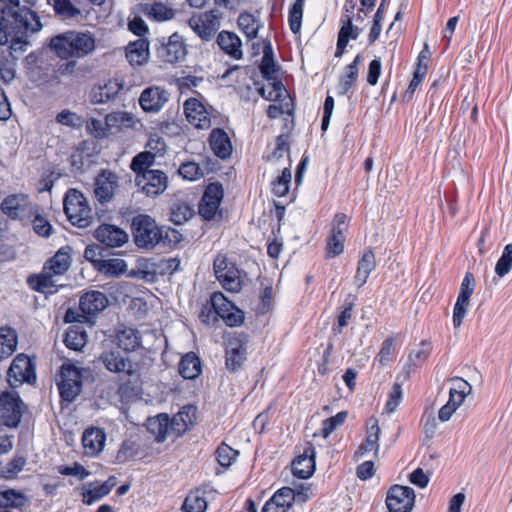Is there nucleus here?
Segmentation results:
<instances>
[{"mask_svg":"<svg viewBox=\"0 0 512 512\" xmlns=\"http://www.w3.org/2000/svg\"><path fill=\"white\" fill-rule=\"evenodd\" d=\"M341 27L338 31V37L343 38L345 41L356 40L363 29L358 25L353 24V16L350 14H343L340 19Z\"/></svg>","mask_w":512,"mask_h":512,"instance_id":"43","label":"nucleus"},{"mask_svg":"<svg viewBox=\"0 0 512 512\" xmlns=\"http://www.w3.org/2000/svg\"><path fill=\"white\" fill-rule=\"evenodd\" d=\"M393 350L394 339L389 337L383 341L380 351L376 357V360L380 363L381 366H386L393 360Z\"/></svg>","mask_w":512,"mask_h":512,"instance_id":"60","label":"nucleus"},{"mask_svg":"<svg viewBox=\"0 0 512 512\" xmlns=\"http://www.w3.org/2000/svg\"><path fill=\"white\" fill-rule=\"evenodd\" d=\"M179 373L185 379H195L201 373V361L195 353L185 354L179 363Z\"/></svg>","mask_w":512,"mask_h":512,"instance_id":"35","label":"nucleus"},{"mask_svg":"<svg viewBox=\"0 0 512 512\" xmlns=\"http://www.w3.org/2000/svg\"><path fill=\"white\" fill-rule=\"evenodd\" d=\"M106 434L103 429L90 427L82 435V445L87 456H96L104 448Z\"/></svg>","mask_w":512,"mask_h":512,"instance_id":"26","label":"nucleus"},{"mask_svg":"<svg viewBox=\"0 0 512 512\" xmlns=\"http://www.w3.org/2000/svg\"><path fill=\"white\" fill-rule=\"evenodd\" d=\"M512 268V244H507L504 247L501 257L498 259L495 266V273L499 277H504L510 272Z\"/></svg>","mask_w":512,"mask_h":512,"instance_id":"53","label":"nucleus"},{"mask_svg":"<svg viewBox=\"0 0 512 512\" xmlns=\"http://www.w3.org/2000/svg\"><path fill=\"white\" fill-rule=\"evenodd\" d=\"M362 60V55L357 54L352 63H350L344 68V72L339 78V83L337 87L339 95H346L355 84L358 78V66L360 65Z\"/></svg>","mask_w":512,"mask_h":512,"instance_id":"32","label":"nucleus"},{"mask_svg":"<svg viewBox=\"0 0 512 512\" xmlns=\"http://www.w3.org/2000/svg\"><path fill=\"white\" fill-rule=\"evenodd\" d=\"M353 306V300H345L343 310L338 315L337 326L333 328L335 333H341L342 329L348 325V321L352 318Z\"/></svg>","mask_w":512,"mask_h":512,"instance_id":"61","label":"nucleus"},{"mask_svg":"<svg viewBox=\"0 0 512 512\" xmlns=\"http://www.w3.org/2000/svg\"><path fill=\"white\" fill-rule=\"evenodd\" d=\"M270 500L282 506L286 511L292 506L295 500L294 490L290 487H283L279 489Z\"/></svg>","mask_w":512,"mask_h":512,"instance_id":"57","label":"nucleus"},{"mask_svg":"<svg viewBox=\"0 0 512 512\" xmlns=\"http://www.w3.org/2000/svg\"><path fill=\"white\" fill-rule=\"evenodd\" d=\"M149 14L159 21L170 20L174 17V11L162 3L153 4Z\"/></svg>","mask_w":512,"mask_h":512,"instance_id":"64","label":"nucleus"},{"mask_svg":"<svg viewBox=\"0 0 512 512\" xmlns=\"http://www.w3.org/2000/svg\"><path fill=\"white\" fill-rule=\"evenodd\" d=\"M187 121L197 129H209L211 127L210 114L206 107L196 98H189L183 105Z\"/></svg>","mask_w":512,"mask_h":512,"instance_id":"18","label":"nucleus"},{"mask_svg":"<svg viewBox=\"0 0 512 512\" xmlns=\"http://www.w3.org/2000/svg\"><path fill=\"white\" fill-rule=\"evenodd\" d=\"M376 268V258L372 250L365 251L358 261L354 283L361 288L368 280L370 273Z\"/></svg>","mask_w":512,"mask_h":512,"instance_id":"33","label":"nucleus"},{"mask_svg":"<svg viewBox=\"0 0 512 512\" xmlns=\"http://www.w3.org/2000/svg\"><path fill=\"white\" fill-rule=\"evenodd\" d=\"M157 55L162 61L170 64L184 60L187 55V48L183 37L174 33L167 40L163 38L157 48Z\"/></svg>","mask_w":512,"mask_h":512,"instance_id":"15","label":"nucleus"},{"mask_svg":"<svg viewBox=\"0 0 512 512\" xmlns=\"http://www.w3.org/2000/svg\"><path fill=\"white\" fill-rule=\"evenodd\" d=\"M8 383L16 388L32 382V359L26 354H18L7 371Z\"/></svg>","mask_w":512,"mask_h":512,"instance_id":"16","label":"nucleus"},{"mask_svg":"<svg viewBox=\"0 0 512 512\" xmlns=\"http://www.w3.org/2000/svg\"><path fill=\"white\" fill-rule=\"evenodd\" d=\"M402 399V384L395 383L388 395V400L385 406L387 413H393Z\"/></svg>","mask_w":512,"mask_h":512,"instance_id":"63","label":"nucleus"},{"mask_svg":"<svg viewBox=\"0 0 512 512\" xmlns=\"http://www.w3.org/2000/svg\"><path fill=\"white\" fill-rule=\"evenodd\" d=\"M131 233L135 245L145 250H151L159 244L173 246L182 240V235L177 230L158 226L146 214H138L132 218Z\"/></svg>","mask_w":512,"mask_h":512,"instance_id":"2","label":"nucleus"},{"mask_svg":"<svg viewBox=\"0 0 512 512\" xmlns=\"http://www.w3.org/2000/svg\"><path fill=\"white\" fill-rule=\"evenodd\" d=\"M104 367L112 373H132V364L130 358L124 355L118 348L105 350L99 357Z\"/></svg>","mask_w":512,"mask_h":512,"instance_id":"22","label":"nucleus"},{"mask_svg":"<svg viewBox=\"0 0 512 512\" xmlns=\"http://www.w3.org/2000/svg\"><path fill=\"white\" fill-rule=\"evenodd\" d=\"M30 3V0H23ZM6 3L0 8V31L4 33L5 42L11 38V54L14 58L26 50L28 41L23 39L27 33L32 19V9L27 5H20V0H0Z\"/></svg>","mask_w":512,"mask_h":512,"instance_id":"1","label":"nucleus"},{"mask_svg":"<svg viewBox=\"0 0 512 512\" xmlns=\"http://www.w3.org/2000/svg\"><path fill=\"white\" fill-rule=\"evenodd\" d=\"M169 99L166 89L159 86H151L144 89L139 97V104L145 112H158Z\"/></svg>","mask_w":512,"mask_h":512,"instance_id":"19","label":"nucleus"},{"mask_svg":"<svg viewBox=\"0 0 512 512\" xmlns=\"http://www.w3.org/2000/svg\"><path fill=\"white\" fill-rule=\"evenodd\" d=\"M63 206L64 212L72 225L86 228L93 222L92 209L80 191L69 189L65 194Z\"/></svg>","mask_w":512,"mask_h":512,"instance_id":"6","label":"nucleus"},{"mask_svg":"<svg viewBox=\"0 0 512 512\" xmlns=\"http://www.w3.org/2000/svg\"><path fill=\"white\" fill-rule=\"evenodd\" d=\"M431 350V342L428 340H423L420 343L419 349L412 350L409 353L407 363L404 365L402 371L405 379L409 378L411 373L415 372L417 368L421 367L428 361Z\"/></svg>","mask_w":512,"mask_h":512,"instance_id":"28","label":"nucleus"},{"mask_svg":"<svg viewBox=\"0 0 512 512\" xmlns=\"http://www.w3.org/2000/svg\"><path fill=\"white\" fill-rule=\"evenodd\" d=\"M293 474L300 479H307L315 471V449L312 445L306 447L292 462Z\"/></svg>","mask_w":512,"mask_h":512,"instance_id":"25","label":"nucleus"},{"mask_svg":"<svg viewBox=\"0 0 512 512\" xmlns=\"http://www.w3.org/2000/svg\"><path fill=\"white\" fill-rule=\"evenodd\" d=\"M109 300L105 293L88 290L79 298V310L68 308L64 315L65 323H95V318L108 306Z\"/></svg>","mask_w":512,"mask_h":512,"instance_id":"5","label":"nucleus"},{"mask_svg":"<svg viewBox=\"0 0 512 512\" xmlns=\"http://www.w3.org/2000/svg\"><path fill=\"white\" fill-rule=\"evenodd\" d=\"M50 47L62 59L82 58L95 50L96 43L89 32L68 31L53 37Z\"/></svg>","mask_w":512,"mask_h":512,"instance_id":"4","label":"nucleus"},{"mask_svg":"<svg viewBox=\"0 0 512 512\" xmlns=\"http://www.w3.org/2000/svg\"><path fill=\"white\" fill-rule=\"evenodd\" d=\"M366 438L365 441L359 446L355 453V457H363L367 453L374 451L377 456L379 451V438H380V427L378 420L375 417H371L367 420Z\"/></svg>","mask_w":512,"mask_h":512,"instance_id":"24","label":"nucleus"},{"mask_svg":"<svg viewBox=\"0 0 512 512\" xmlns=\"http://www.w3.org/2000/svg\"><path fill=\"white\" fill-rule=\"evenodd\" d=\"M348 417L347 411H340L336 415L325 419L322 422V427L320 430V434L327 438L335 429L339 426H342Z\"/></svg>","mask_w":512,"mask_h":512,"instance_id":"49","label":"nucleus"},{"mask_svg":"<svg viewBox=\"0 0 512 512\" xmlns=\"http://www.w3.org/2000/svg\"><path fill=\"white\" fill-rule=\"evenodd\" d=\"M118 348L125 352L135 351L140 346V336L133 328H124L116 335Z\"/></svg>","mask_w":512,"mask_h":512,"instance_id":"39","label":"nucleus"},{"mask_svg":"<svg viewBox=\"0 0 512 512\" xmlns=\"http://www.w3.org/2000/svg\"><path fill=\"white\" fill-rule=\"evenodd\" d=\"M16 331L8 326L0 327V361L10 357L17 348Z\"/></svg>","mask_w":512,"mask_h":512,"instance_id":"34","label":"nucleus"},{"mask_svg":"<svg viewBox=\"0 0 512 512\" xmlns=\"http://www.w3.org/2000/svg\"><path fill=\"white\" fill-rule=\"evenodd\" d=\"M26 459L22 456H15L7 462H0V478L12 479L23 470Z\"/></svg>","mask_w":512,"mask_h":512,"instance_id":"45","label":"nucleus"},{"mask_svg":"<svg viewBox=\"0 0 512 512\" xmlns=\"http://www.w3.org/2000/svg\"><path fill=\"white\" fill-rule=\"evenodd\" d=\"M475 289V279L471 272H466L462 283L460 285V291L457 299L461 300V302H470V297L473 294Z\"/></svg>","mask_w":512,"mask_h":512,"instance_id":"58","label":"nucleus"},{"mask_svg":"<svg viewBox=\"0 0 512 512\" xmlns=\"http://www.w3.org/2000/svg\"><path fill=\"white\" fill-rule=\"evenodd\" d=\"M26 503V497L16 490H0V508H21Z\"/></svg>","mask_w":512,"mask_h":512,"instance_id":"44","label":"nucleus"},{"mask_svg":"<svg viewBox=\"0 0 512 512\" xmlns=\"http://www.w3.org/2000/svg\"><path fill=\"white\" fill-rule=\"evenodd\" d=\"M135 184L147 196L155 197L166 190L168 177L163 171L154 169L135 176Z\"/></svg>","mask_w":512,"mask_h":512,"instance_id":"13","label":"nucleus"},{"mask_svg":"<svg viewBox=\"0 0 512 512\" xmlns=\"http://www.w3.org/2000/svg\"><path fill=\"white\" fill-rule=\"evenodd\" d=\"M115 485L116 478L114 476H110L102 483L94 481L83 485L81 487L82 502L86 505H92L110 494Z\"/></svg>","mask_w":512,"mask_h":512,"instance_id":"20","label":"nucleus"},{"mask_svg":"<svg viewBox=\"0 0 512 512\" xmlns=\"http://www.w3.org/2000/svg\"><path fill=\"white\" fill-rule=\"evenodd\" d=\"M204 494L205 492L201 489L191 491L183 502L182 510L184 512H205L208 504Z\"/></svg>","mask_w":512,"mask_h":512,"instance_id":"41","label":"nucleus"},{"mask_svg":"<svg viewBox=\"0 0 512 512\" xmlns=\"http://www.w3.org/2000/svg\"><path fill=\"white\" fill-rule=\"evenodd\" d=\"M86 129L93 137L98 139L106 138L110 134L106 122L95 118H91L87 121Z\"/></svg>","mask_w":512,"mask_h":512,"instance_id":"59","label":"nucleus"},{"mask_svg":"<svg viewBox=\"0 0 512 512\" xmlns=\"http://www.w3.org/2000/svg\"><path fill=\"white\" fill-rule=\"evenodd\" d=\"M71 248L61 247L53 257L46 261L42 272L34 275V290L43 293L45 297L58 291L54 277L65 274L71 265Z\"/></svg>","mask_w":512,"mask_h":512,"instance_id":"3","label":"nucleus"},{"mask_svg":"<svg viewBox=\"0 0 512 512\" xmlns=\"http://www.w3.org/2000/svg\"><path fill=\"white\" fill-rule=\"evenodd\" d=\"M0 209L9 218L24 221L32 215V202L27 194H11L3 199Z\"/></svg>","mask_w":512,"mask_h":512,"instance_id":"11","label":"nucleus"},{"mask_svg":"<svg viewBox=\"0 0 512 512\" xmlns=\"http://www.w3.org/2000/svg\"><path fill=\"white\" fill-rule=\"evenodd\" d=\"M22 401L17 394L4 392L0 395V421L8 427H16L22 416Z\"/></svg>","mask_w":512,"mask_h":512,"instance_id":"17","label":"nucleus"},{"mask_svg":"<svg viewBox=\"0 0 512 512\" xmlns=\"http://www.w3.org/2000/svg\"><path fill=\"white\" fill-rule=\"evenodd\" d=\"M155 163V154L150 151H144L138 153L133 157L130 169L135 173V176L141 175L146 171H151V166Z\"/></svg>","mask_w":512,"mask_h":512,"instance_id":"42","label":"nucleus"},{"mask_svg":"<svg viewBox=\"0 0 512 512\" xmlns=\"http://www.w3.org/2000/svg\"><path fill=\"white\" fill-rule=\"evenodd\" d=\"M216 43L219 48L231 58L235 60L242 59V41L236 33L222 30L217 35Z\"/></svg>","mask_w":512,"mask_h":512,"instance_id":"27","label":"nucleus"},{"mask_svg":"<svg viewBox=\"0 0 512 512\" xmlns=\"http://www.w3.org/2000/svg\"><path fill=\"white\" fill-rule=\"evenodd\" d=\"M304 0H296L289 10V26L294 34L300 32L303 17Z\"/></svg>","mask_w":512,"mask_h":512,"instance_id":"50","label":"nucleus"},{"mask_svg":"<svg viewBox=\"0 0 512 512\" xmlns=\"http://www.w3.org/2000/svg\"><path fill=\"white\" fill-rule=\"evenodd\" d=\"M95 238L107 247L116 248L127 243L129 237L126 231L115 225L102 224L96 229Z\"/></svg>","mask_w":512,"mask_h":512,"instance_id":"23","label":"nucleus"},{"mask_svg":"<svg viewBox=\"0 0 512 512\" xmlns=\"http://www.w3.org/2000/svg\"><path fill=\"white\" fill-rule=\"evenodd\" d=\"M58 389L62 400L73 402L82 390V373L70 363H64L60 369Z\"/></svg>","mask_w":512,"mask_h":512,"instance_id":"9","label":"nucleus"},{"mask_svg":"<svg viewBox=\"0 0 512 512\" xmlns=\"http://www.w3.org/2000/svg\"><path fill=\"white\" fill-rule=\"evenodd\" d=\"M213 269L217 280L225 290L230 292H239L241 290L240 271L235 263L229 261L225 255H217L213 262Z\"/></svg>","mask_w":512,"mask_h":512,"instance_id":"8","label":"nucleus"},{"mask_svg":"<svg viewBox=\"0 0 512 512\" xmlns=\"http://www.w3.org/2000/svg\"><path fill=\"white\" fill-rule=\"evenodd\" d=\"M196 420V408L192 405L184 406L177 414H175L171 421V432L179 437L189 430Z\"/></svg>","mask_w":512,"mask_h":512,"instance_id":"29","label":"nucleus"},{"mask_svg":"<svg viewBox=\"0 0 512 512\" xmlns=\"http://www.w3.org/2000/svg\"><path fill=\"white\" fill-rule=\"evenodd\" d=\"M148 429L155 435L157 442H163L171 432V421L167 414H159L150 419Z\"/></svg>","mask_w":512,"mask_h":512,"instance_id":"38","label":"nucleus"},{"mask_svg":"<svg viewBox=\"0 0 512 512\" xmlns=\"http://www.w3.org/2000/svg\"><path fill=\"white\" fill-rule=\"evenodd\" d=\"M415 503V492L411 487L393 485L387 492L386 505L389 512H411Z\"/></svg>","mask_w":512,"mask_h":512,"instance_id":"12","label":"nucleus"},{"mask_svg":"<svg viewBox=\"0 0 512 512\" xmlns=\"http://www.w3.org/2000/svg\"><path fill=\"white\" fill-rule=\"evenodd\" d=\"M209 145L213 153L221 159L230 157L232 153L230 138L223 129L216 128L211 131Z\"/></svg>","mask_w":512,"mask_h":512,"instance_id":"30","label":"nucleus"},{"mask_svg":"<svg viewBox=\"0 0 512 512\" xmlns=\"http://www.w3.org/2000/svg\"><path fill=\"white\" fill-rule=\"evenodd\" d=\"M345 233L342 230H331L327 239L326 254L328 258L340 255L344 250Z\"/></svg>","mask_w":512,"mask_h":512,"instance_id":"46","label":"nucleus"},{"mask_svg":"<svg viewBox=\"0 0 512 512\" xmlns=\"http://www.w3.org/2000/svg\"><path fill=\"white\" fill-rule=\"evenodd\" d=\"M211 306L214 313L223 318L235 305L229 301L221 292H216L211 296Z\"/></svg>","mask_w":512,"mask_h":512,"instance_id":"51","label":"nucleus"},{"mask_svg":"<svg viewBox=\"0 0 512 512\" xmlns=\"http://www.w3.org/2000/svg\"><path fill=\"white\" fill-rule=\"evenodd\" d=\"M53 8L55 13L63 19H71L80 14V10L71 0H53Z\"/></svg>","mask_w":512,"mask_h":512,"instance_id":"52","label":"nucleus"},{"mask_svg":"<svg viewBox=\"0 0 512 512\" xmlns=\"http://www.w3.org/2000/svg\"><path fill=\"white\" fill-rule=\"evenodd\" d=\"M126 58L133 66L145 64L149 58V42L145 38L129 43L126 47Z\"/></svg>","mask_w":512,"mask_h":512,"instance_id":"31","label":"nucleus"},{"mask_svg":"<svg viewBox=\"0 0 512 512\" xmlns=\"http://www.w3.org/2000/svg\"><path fill=\"white\" fill-rule=\"evenodd\" d=\"M178 172L184 179L189 181L198 180L204 175L202 168L194 161L182 163Z\"/></svg>","mask_w":512,"mask_h":512,"instance_id":"56","label":"nucleus"},{"mask_svg":"<svg viewBox=\"0 0 512 512\" xmlns=\"http://www.w3.org/2000/svg\"><path fill=\"white\" fill-rule=\"evenodd\" d=\"M239 452L222 443L216 450V459L220 466L227 468L235 461Z\"/></svg>","mask_w":512,"mask_h":512,"instance_id":"55","label":"nucleus"},{"mask_svg":"<svg viewBox=\"0 0 512 512\" xmlns=\"http://www.w3.org/2000/svg\"><path fill=\"white\" fill-rule=\"evenodd\" d=\"M193 213V209H191L188 204H175L171 209L170 220L177 225H181L191 218Z\"/></svg>","mask_w":512,"mask_h":512,"instance_id":"54","label":"nucleus"},{"mask_svg":"<svg viewBox=\"0 0 512 512\" xmlns=\"http://www.w3.org/2000/svg\"><path fill=\"white\" fill-rule=\"evenodd\" d=\"M119 86L116 82L109 81L108 83L100 86H95L90 92V101L93 104L106 103L117 95Z\"/></svg>","mask_w":512,"mask_h":512,"instance_id":"37","label":"nucleus"},{"mask_svg":"<svg viewBox=\"0 0 512 512\" xmlns=\"http://www.w3.org/2000/svg\"><path fill=\"white\" fill-rule=\"evenodd\" d=\"M238 26L248 39L256 38L261 27L259 20L249 13L240 14Z\"/></svg>","mask_w":512,"mask_h":512,"instance_id":"47","label":"nucleus"},{"mask_svg":"<svg viewBox=\"0 0 512 512\" xmlns=\"http://www.w3.org/2000/svg\"><path fill=\"white\" fill-rule=\"evenodd\" d=\"M105 122L108 127V131L111 134L118 132L123 128L131 127L133 124V117L127 112H112L106 115Z\"/></svg>","mask_w":512,"mask_h":512,"instance_id":"40","label":"nucleus"},{"mask_svg":"<svg viewBox=\"0 0 512 512\" xmlns=\"http://www.w3.org/2000/svg\"><path fill=\"white\" fill-rule=\"evenodd\" d=\"M222 13L218 9L193 14L189 20V27L202 40L210 41L214 38L221 25Z\"/></svg>","mask_w":512,"mask_h":512,"instance_id":"7","label":"nucleus"},{"mask_svg":"<svg viewBox=\"0 0 512 512\" xmlns=\"http://www.w3.org/2000/svg\"><path fill=\"white\" fill-rule=\"evenodd\" d=\"M79 324L69 327L64 336L66 347L74 351H80L87 343V333Z\"/></svg>","mask_w":512,"mask_h":512,"instance_id":"36","label":"nucleus"},{"mask_svg":"<svg viewBox=\"0 0 512 512\" xmlns=\"http://www.w3.org/2000/svg\"><path fill=\"white\" fill-rule=\"evenodd\" d=\"M248 336L243 332L231 334L226 342L225 364L229 371H238L246 361Z\"/></svg>","mask_w":512,"mask_h":512,"instance_id":"10","label":"nucleus"},{"mask_svg":"<svg viewBox=\"0 0 512 512\" xmlns=\"http://www.w3.org/2000/svg\"><path fill=\"white\" fill-rule=\"evenodd\" d=\"M139 452L140 445L136 441L132 439L124 440L116 454V461L126 463L135 458Z\"/></svg>","mask_w":512,"mask_h":512,"instance_id":"48","label":"nucleus"},{"mask_svg":"<svg viewBox=\"0 0 512 512\" xmlns=\"http://www.w3.org/2000/svg\"><path fill=\"white\" fill-rule=\"evenodd\" d=\"M58 472L65 476H76L80 480H83L90 475V471L78 462H74L72 466H59Z\"/></svg>","mask_w":512,"mask_h":512,"instance_id":"62","label":"nucleus"},{"mask_svg":"<svg viewBox=\"0 0 512 512\" xmlns=\"http://www.w3.org/2000/svg\"><path fill=\"white\" fill-rule=\"evenodd\" d=\"M118 187V176L110 170H102L95 179L94 194L101 203L109 202Z\"/></svg>","mask_w":512,"mask_h":512,"instance_id":"21","label":"nucleus"},{"mask_svg":"<svg viewBox=\"0 0 512 512\" xmlns=\"http://www.w3.org/2000/svg\"><path fill=\"white\" fill-rule=\"evenodd\" d=\"M224 196L223 186L219 182L210 183L203 193L198 206L199 214L205 220L215 218Z\"/></svg>","mask_w":512,"mask_h":512,"instance_id":"14","label":"nucleus"}]
</instances>
